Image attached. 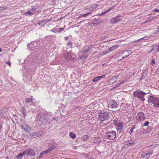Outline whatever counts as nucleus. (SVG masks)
Wrapping results in <instances>:
<instances>
[{
	"label": "nucleus",
	"mask_w": 159,
	"mask_h": 159,
	"mask_svg": "<svg viewBox=\"0 0 159 159\" xmlns=\"http://www.w3.org/2000/svg\"><path fill=\"white\" fill-rule=\"evenodd\" d=\"M6 64L9 66H10L11 65V63L10 61H8L7 62Z\"/></svg>",
	"instance_id": "45"
},
{
	"label": "nucleus",
	"mask_w": 159,
	"mask_h": 159,
	"mask_svg": "<svg viewBox=\"0 0 159 159\" xmlns=\"http://www.w3.org/2000/svg\"><path fill=\"white\" fill-rule=\"evenodd\" d=\"M51 31L53 32L54 33H57L58 32V29L54 28Z\"/></svg>",
	"instance_id": "31"
},
{
	"label": "nucleus",
	"mask_w": 159,
	"mask_h": 159,
	"mask_svg": "<svg viewBox=\"0 0 159 159\" xmlns=\"http://www.w3.org/2000/svg\"><path fill=\"white\" fill-rule=\"evenodd\" d=\"M86 57H87L86 56L84 55V56H83L81 58H83V59H85L86 58Z\"/></svg>",
	"instance_id": "49"
},
{
	"label": "nucleus",
	"mask_w": 159,
	"mask_h": 159,
	"mask_svg": "<svg viewBox=\"0 0 159 159\" xmlns=\"http://www.w3.org/2000/svg\"><path fill=\"white\" fill-rule=\"evenodd\" d=\"M105 77V75H101V77H102V78H104Z\"/></svg>",
	"instance_id": "52"
},
{
	"label": "nucleus",
	"mask_w": 159,
	"mask_h": 159,
	"mask_svg": "<svg viewBox=\"0 0 159 159\" xmlns=\"http://www.w3.org/2000/svg\"><path fill=\"white\" fill-rule=\"evenodd\" d=\"M25 16L28 15L31 16L33 15V13L32 12L29 11L25 13Z\"/></svg>",
	"instance_id": "27"
},
{
	"label": "nucleus",
	"mask_w": 159,
	"mask_h": 159,
	"mask_svg": "<svg viewBox=\"0 0 159 159\" xmlns=\"http://www.w3.org/2000/svg\"><path fill=\"white\" fill-rule=\"evenodd\" d=\"M26 126H28L27 124L25 123H23L21 125V129H23L26 127Z\"/></svg>",
	"instance_id": "30"
},
{
	"label": "nucleus",
	"mask_w": 159,
	"mask_h": 159,
	"mask_svg": "<svg viewBox=\"0 0 159 159\" xmlns=\"http://www.w3.org/2000/svg\"><path fill=\"white\" fill-rule=\"evenodd\" d=\"M158 29H159V26L158 27Z\"/></svg>",
	"instance_id": "64"
},
{
	"label": "nucleus",
	"mask_w": 159,
	"mask_h": 159,
	"mask_svg": "<svg viewBox=\"0 0 159 159\" xmlns=\"http://www.w3.org/2000/svg\"><path fill=\"white\" fill-rule=\"evenodd\" d=\"M118 131H119V132L120 133H121V132L123 133V129H121V130H118Z\"/></svg>",
	"instance_id": "51"
},
{
	"label": "nucleus",
	"mask_w": 159,
	"mask_h": 159,
	"mask_svg": "<svg viewBox=\"0 0 159 159\" xmlns=\"http://www.w3.org/2000/svg\"><path fill=\"white\" fill-rule=\"evenodd\" d=\"M2 52V49L1 48H0V52Z\"/></svg>",
	"instance_id": "57"
},
{
	"label": "nucleus",
	"mask_w": 159,
	"mask_h": 159,
	"mask_svg": "<svg viewBox=\"0 0 159 159\" xmlns=\"http://www.w3.org/2000/svg\"><path fill=\"white\" fill-rule=\"evenodd\" d=\"M155 48H156V49L157 50V47H155Z\"/></svg>",
	"instance_id": "62"
},
{
	"label": "nucleus",
	"mask_w": 159,
	"mask_h": 159,
	"mask_svg": "<svg viewBox=\"0 0 159 159\" xmlns=\"http://www.w3.org/2000/svg\"><path fill=\"white\" fill-rule=\"evenodd\" d=\"M79 107H76V109H77V108H79Z\"/></svg>",
	"instance_id": "60"
},
{
	"label": "nucleus",
	"mask_w": 159,
	"mask_h": 159,
	"mask_svg": "<svg viewBox=\"0 0 159 159\" xmlns=\"http://www.w3.org/2000/svg\"><path fill=\"white\" fill-rule=\"evenodd\" d=\"M154 11L156 12H159V9H155L154 10Z\"/></svg>",
	"instance_id": "44"
},
{
	"label": "nucleus",
	"mask_w": 159,
	"mask_h": 159,
	"mask_svg": "<svg viewBox=\"0 0 159 159\" xmlns=\"http://www.w3.org/2000/svg\"><path fill=\"white\" fill-rule=\"evenodd\" d=\"M48 114L46 112L43 113L39 120V123L40 125L46 124L48 119Z\"/></svg>",
	"instance_id": "3"
},
{
	"label": "nucleus",
	"mask_w": 159,
	"mask_h": 159,
	"mask_svg": "<svg viewBox=\"0 0 159 159\" xmlns=\"http://www.w3.org/2000/svg\"><path fill=\"white\" fill-rule=\"evenodd\" d=\"M24 154H23V153H20L18 155L16 156V157L17 159H21Z\"/></svg>",
	"instance_id": "19"
},
{
	"label": "nucleus",
	"mask_w": 159,
	"mask_h": 159,
	"mask_svg": "<svg viewBox=\"0 0 159 159\" xmlns=\"http://www.w3.org/2000/svg\"><path fill=\"white\" fill-rule=\"evenodd\" d=\"M156 18V16H150L149 17H148L147 18V19L146 20L148 21H150L152 20H153Z\"/></svg>",
	"instance_id": "20"
},
{
	"label": "nucleus",
	"mask_w": 159,
	"mask_h": 159,
	"mask_svg": "<svg viewBox=\"0 0 159 159\" xmlns=\"http://www.w3.org/2000/svg\"><path fill=\"white\" fill-rule=\"evenodd\" d=\"M146 94L145 92L140 91H134V96L138 98L142 101H144V96Z\"/></svg>",
	"instance_id": "2"
},
{
	"label": "nucleus",
	"mask_w": 159,
	"mask_h": 159,
	"mask_svg": "<svg viewBox=\"0 0 159 159\" xmlns=\"http://www.w3.org/2000/svg\"><path fill=\"white\" fill-rule=\"evenodd\" d=\"M99 80V78L98 77H95L94 79L93 80V82H97V81Z\"/></svg>",
	"instance_id": "33"
},
{
	"label": "nucleus",
	"mask_w": 159,
	"mask_h": 159,
	"mask_svg": "<svg viewBox=\"0 0 159 159\" xmlns=\"http://www.w3.org/2000/svg\"><path fill=\"white\" fill-rule=\"evenodd\" d=\"M152 154V151H149L148 152H146L141 155L142 158H148L149 156H151Z\"/></svg>",
	"instance_id": "12"
},
{
	"label": "nucleus",
	"mask_w": 159,
	"mask_h": 159,
	"mask_svg": "<svg viewBox=\"0 0 159 159\" xmlns=\"http://www.w3.org/2000/svg\"><path fill=\"white\" fill-rule=\"evenodd\" d=\"M149 122L148 121H147L144 124V126H147L149 125Z\"/></svg>",
	"instance_id": "37"
},
{
	"label": "nucleus",
	"mask_w": 159,
	"mask_h": 159,
	"mask_svg": "<svg viewBox=\"0 0 159 159\" xmlns=\"http://www.w3.org/2000/svg\"><path fill=\"white\" fill-rule=\"evenodd\" d=\"M31 159H34V158H32Z\"/></svg>",
	"instance_id": "63"
},
{
	"label": "nucleus",
	"mask_w": 159,
	"mask_h": 159,
	"mask_svg": "<svg viewBox=\"0 0 159 159\" xmlns=\"http://www.w3.org/2000/svg\"><path fill=\"white\" fill-rule=\"evenodd\" d=\"M33 99L32 98H27L25 99V102L26 103H30L32 102Z\"/></svg>",
	"instance_id": "25"
},
{
	"label": "nucleus",
	"mask_w": 159,
	"mask_h": 159,
	"mask_svg": "<svg viewBox=\"0 0 159 159\" xmlns=\"http://www.w3.org/2000/svg\"><path fill=\"white\" fill-rule=\"evenodd\" d=\"M90 13H91L90 12H89L87 13L84 14L83 15H82L81 16H80V17L82 16V17H86V16H88L90 14Z\"/></svg>",
	"instance_id": "32"
},
{
	"label": "nucleus",
	"mask_w": 159,
	"mask_h": 159,
	"mask_svg": "<svg viewBox=\"0 0 159 159\" xmlns=\"http://www.w3.org/2000/svg\"><path fill=\"white\" fill-rule=\"evenodd\" d=\"M126 106L124 104H122L121 106V108L119 110H121L120 111H123L124 112H126L127 110L126 109Z\"/></svg>",
	"instance_id": "17"
},
{
	"label": "nucleus",
	"mask_w": 159,
	"mask_h": 159,
	"mask_svg": "<svg viewBox=\"0 0 159 159\" xmlns=\"http://www.w3.org/2000/svg\"><path fill=\"white\" fill-rule=\"evenodd\" d=\"M118 47V46L117 45H114L113 46L109 48L108 49V51L109 52H111L114 50L115 49L117 48Z\"/></svg>",
	"instance_id": "18"
},
{
	"label": "nucleus",
	"mask_w": 159,
	"mask_h": 159,
	"mask_svg": "<svg viewBox=\"0 0 159 159\" xmlns=\"http://www.w3.org/2000/svg\"><path fill=\"white\" fill-rule=\"evenodd\" d=\"M25 132L29 133L30 132L31 129L30 127L29 126H26V127L23 129Z\"/></svg>",
	"instance_id": "21"
},
{
	"label": "nucleus",
	"mask_w": 159,
	"mask_h": 159,
	"mask_svg": "<svg viewBox=\"0 0 159 159\" xmlns=\"http://www.w3.org/2000/svg\"><path fill=\"white\" fill-rule=\"evenodd\" d=\"M151 64L152 66H153L156 64L155 62V60L154 59H153L151 61Z\"/></svg>",
	"instance_id": "34"
},
{
	"label": "nucleus",
	"mask_w": 159,
	"mask_h": 159,
	"mask_svg": "<svg viewBox=\"0 0 159 159\" xmlns=\"http://www.w3.org/2000/svg\"><path fill=\"white\" fill-rule=\"evenodd\" d=\"M98 6V4H95L92 5L91 7L86 9V10L88 11H93L94 9H96Z\"/></svg>",
	"instance_id": "15"
},
{
	"label": "nucleus",
	"mask_w": 159,
	"mask_h": 159,
	"mask_svg": "<svg viewBox=\"0 0 159 159\" xmlns=\"http://www.w3.org/2000/svg\"><path fill=\"white\" fill-rule=\"evenodd\" d=\"M98 78H99V79L100 80V79H102L101 76H98Z\"/></svg>",
	"instance_id": "53"
},
{
	"label": "nucleus",
	"mask_w": 159,
	"mask_h": 159,
	"mask_svg": "<svg viewBox=\"0 0 159 159\" xmlns=\"http://www.w3.org/2000/svg\"><path fill=\"white\" fill-rule=\"evenodd\" d=\"M109 106L112 108H115L117 107L118 104L115 101L111 100L109 102Z\"/></svg>",
	"instance_id": "13"
},
{
	"label": "nucleus",
	"mask_w": 159,
	"mask_h": 159,
	"mask_svg": "<svg viewBox=\"0 0 159 159\" xmlns=\"http://www.w3.org/2000/svg\"><path fill=\"white\" fill-rule=\"evenodd\" d=\"M119 18V17H114L112 18L110 21L111 23L112 24H115V23H117L120 20V19Z\"/></svg>",
	"instance_id": "14"
},
{
	"label": "nucleus",
	"mask_w": 159,
	"mask_h": 159,
	"mask_svg": "<svg viewBox=\"0 0 159 159\" xmlns=\"http://www.w3.org/2000/svg\"><path fill=\"white\" fill-rule=\"evenodd\" d=\"M148 102L153 104V106L154 107L159 108V98L151 96L148 100Z\"/></svg>",
	"instance_id": "5"
},
{
	"label": "nucleus",
	"mask_w": 159,
	"mask_h": 159,
	"mask_svg": "<svg viewBox=\"0 0 159 159\" xmlns=\"http://www.w3.org/2000/svg\"><path fill=\"white\" fill-rule=\"evenodd\" d=\"M41 23V22H38V24L39 25H40V23Z\"/></svg>",
	"instance_id": "58"
},
{
	"label": "nucleus",
	"mask_w": 159,
	"mask_h": 159,
	"mask_svg": "<svg viewBox=\"0 0 159 159\" xmlns=\"http://www.w3.org/2000/svg\"><path fill=\"white\" fill-rule=\"evenodd\" d=\"M55 147L54 146H52V147L49 148L48 150L50 153V152L52 150H53L55 149Z\"/></svg>",
	"instance_id": "29"
},
{
	"label": "nucleus",
	"mask_w": 159,
	"mask_h": 159,
	"mask_svg": "<svg viewBox=\"0 0 159 159\" xmlns=\"http://www.w3.org/2000/svg\"><path fill=\"white\" fill-rule=\"evenodd\" d=\"M113 78H114L115 79H116V80H117L118 78H119V75H116L115 76H112Z\"/></svg>",
	"instance_id": "43"
},
{
	"label": "nucleus",
	"mask_w": 159,
	"mask_h": 159,
	"mask_svg": "<svg viewBox=\"0 0 159 159\" xmlns=\"http://www.w3.org/2000/svg\"><path fill=\"white\" fill-rule=\"evenodd\" d=\"M36 8L35 7H32L31 11L33 12H34L36 11Z\"/></svg>",
	"instance_id": "39"
},
{
	"label": "nucleus",
	"mask_w": 159,
	"mask_h": 159,
	"mask_svg": "<svg viewBox=\"0 0 159 159\" xmlns=\"http://www.w3.org/2000/svg\"><path fill=\"white\" fill-rule=\"evenodd\" d=\"M69 135L70 136V137L73 139H75L76 138L75 135L73 134L72 132H70V133Z\"/></svg>",
	"instance_id": "26"
},
{
	"label": "nucleus",
	"mask_w": 159,
	"mask_h": 159,
	"mask_svg": "<svg viewBox=\"0 0 159 159\" xmlns=\"http://www.w3.org/2000/svg\"><path fill=\"white\" fill-rule=\"evenodd\" d=\"M133 130L130 129L129 131V133L130 134H131L133 132Z\"/></svg>",
	"instance_id": "48"
},
{
	"label": "nucleus",
	"mask_w": 159,
	"mask_h": 159,
	"mask_svg": "<svg viewBox=\"0 0 159 159\" xmlns=\"http://www.w3.org/2000/svg\"><path fill=\"white\" fill-rule=\"evenodd\" d=\"M40 156L37 157L36 158V159H39V158H40L42 157V156H41V154H40Z\"/></svg>",
	"instance_id": "46"
},
{
	"label": "nucleus",
	"mask_w": 159,
	"mask_h": 159,
	"mask_svg": "<svg viewBox=\"0 0 159 159\" xmlns=\"http://www.w3.org/2000/svg\"><path fill=\"white\" fill-rule=\"evenodd\" d=\"M143 38H142L141 39H139L137 41V42H138V41H140L141 39H143Z\"/></svg>",
	"instance_id": "54"
},
{
	"label": "nucleus",
	"mask_w": 159,
	"mask_h": 159,
	"mask_svg": "<svg viewBox=\"0 0 159 159\" xmlns=\"http://www.w3.org/2000/svg\"><path fill=\"white\" fill-rule=\"evenodd\" d=\"M43 134V132L41 131H39L36 132H34L30 134V135L32 137L37 138L41 137Z\"/></svg>",
	"instance_id": "9"
},
{
	"label": "nucleus",
	"mask_w": 159,
	"mask_h": 159,
	"mask_svg": "<svg viewBox=\"0 0 159 159\" xmlns=\"http://www.w3.org/2000/svg\"><path fill=\"white\" fill-rule=\"evenodd\" d=\"M21 112L23 116L25 117L26 116V111L24 107H23L21 110Z\"/></svg>",
	"instance_id": "24"
},
{
	"label": "nucleus",
	"mask_w": 159,
	"mask_h": 159,
	"mask_svg": "<svg viewBox=\"0 0 159 159\" xmlns=\"http://www.w3.org/2000/svg\"><path fill=\"white\" fill-rule=\"evenodd\" d=\"M116 137V133L113 130H110L107 132L106 137L107 139L112 140L114 139Z\"/></svg>",
	"instance_id": "6"
},
{
	"label": "nucleus",
	"mask_w": 159,
	"mask_h": 159,
	"mask_svg": "<svg viewBox=\"0 0 159 159\" xmlns=\"http://www.w3.org/2000/svg\"><path fill=\"white\" fill-rule=\"evenodd\" d=\"M111 116L110 113L107 111H102L99 113L98 119L101 122L107 121L109 120Z\"/></svg>",
	"instance_id": "1"
},
{
	"label": "nucleus",
	"mask_w": 159,
	"mask_h": 159,
	"mask_svg": "<svg viewBox=\"0 0 159 159\" xmlns=\"http://www.w3.org/2000/svg\"><path fill=\"white\" fill-rule=\"evenodd\" d=\"M158 72H159L158 74H159V69H158L157 70Z\"/></svg>",
	"instance_id": "61"
},
{
	"label": "nucleus",
	"mask_w": 159,
	"mask_h": 159,
	"mask_svg": "<svg viewBox=\"0 0 159 159\" xmlns=\"http://www.w3.org/2000/svg\"><path fill=\"white\" fill-rule=\"evenodd\" d=\"M49 152H48V150H47L46 151H43V152H41L40 153V154H41V156H42L44 154H48V153H49Z\"/></svg>",
	"instance_id": "28"
},
{
	"label": "nucleus",
	"mask_w": 159,
	"mask_h": 159,
	"mask_svg": "<svg viewBox=\"0 0 159 159\" xmlns=\"http://www.w3.org/2000/svg\"><path fill=\"white\" fill-rule=\"evenodd\" d=\"M112 8H109V9H108L107 11H105V12L104 13H106L107 12H109V11H111V10H112ZM103 14H104V13H101V14H100L99 16H100L101 15H102Z\"/></svg>",
	"instance_id": "35"
},
{
	"label": "nucleus",
	"mask_w": 159,
	"mask_h": 159,
	"mask_svg": "<svg viewBox=\"0 0 159 159\" xmlns=\"http://www.w3.org/2000/svg\"><path fill=\"white\" fill-rule=\"evenodd\" d=\"M155 47H156L155 45L154 46L153 48L149 52H153L155 50H156V48H155Z\"/></svg>",
	"instance_id": "36"
},
{
	"label": "nucleus",
	"mask_w": 159,
	"mask_h": 159,
	"mask_svg": "<svg viewBox=\"0 0 159 159\" xmlns=\"http://www.w3.org/2000/svg\"><path fill=\"white\" fill-rule=\"evenodd\" d=\"M92 20L93 22L91 23V25H97L102 23L101 19L94 18Z\"/></svg>",
	"instance_id": "10"
},
{
	"label": "nucleus",
	"mask_w": 159,
	"mask_h": 159,
	"mask_svg": "<svg viewBox=\"0 0 159 159\" xmlns=\"http://www.w3.org/2000/svg\"><path fill=\"white\" fill-rule=\"evenodd\" d=\"M136 118L137 120L138 121H143L146 119L144 114L141 112L138 113Z\"/></svg>",
	"instance_id": "8"
},
{
	"label": "nucleus",
	"mask_w": 159,
	"mask_h": 159,
	"mask_svg": "<svg viewBox=\"0 0 159 159\" xmlns=\"http://www.w3.org/2000/svg\"><path fill=\"white\" fill-rule=\"evenodd\" d=\"M2 8H3V7H0V11L2 9Z\"/></svg>",
	"instance_id": "59"
},
{
	"label": "nucleus",
	"mask_w": 159,
	"mask_h": 159,
	"mask_svg": "<svg viewBox=\"0 0 159 159\" xmlns=\"http://www.w3.org/2000/svg\"><path fill=\"white\" fill-rule=\"evenodd\" d=\"M123 125L122 124H119L118 125V130L123 129Z\"/></svg>",
	"instance_id": "22"
},
{
	"label": "nucleus",
	"mask_w": 159,
	"mask_h": 159,
	"mask_svg": "<svg viewBox=\"0 0 159 159\" xmlns=\"http://www.w3.org/2000/svg\"><path fill=\"white\" fill-rule=\"evenodd\" d=\"M65 39H66V40L67 39H68V37H65Z\"/></svg>",
	"instance_id": "56"
},
{
	"label": "nucleus",
	"mask_w": 159,
	"mask_h": 159,
	"mask_svg": "<svg viewBox=\"0 0 159 159\" xmlns=\"http://www.w3.org/2000/svg\"><path fill=\"white\" fill-rule=\"evenodd\" d=\"M64 30V28H59L58 29V32H59V33L61 32L62 30Z\"/></svg>",
	"instance_id": "38"
},
{
	"label": "nucleus",
	"mask_w": 159,
	"mask_h": 159,
	"mask_svg": "<svg viewBox=\"0 0 159 159\" xmlns=\"http://www.w3.org/2000/svg\"><path fill=\"white\" fill-rule=\"evenodd\" d=\"M117 122V120H114V123L115 125L116 124V123Z\"/></svg>",
	"instance_id": "50"
},
{
	"label": "nucleus",
	"mask_w": 159,
	"mask_h": 159,
	"mask_svg": "<svg viewBox=\"0 0 159 159\" xmlns=\"http://www.w3.org/2000/svg\"><path fill=\"white\" fill-rule=\"evenodd\" d=\"M32 43H30L29 44V46H31V45H32Z\"/></svg>",
	"instance_id": "55"
},
{
	"label": "nucleus",
	"mask_w": 159,
	"mask_h": 159,
	"mask_svg": "<svg viewBox=\"0 0 159 159\" xmlns=\"http://www.w3.org/2000/svg\"><path fill=\"white\" fill-rule=\"evenodd\" d=\"M92 48L91 47H85L83 48L82 49V52H83L86 53L88 51L90 50H91V48Z\"/></svg>",
	"instance_id": "16"
},
{
	"label": "nucleus",
	"mask_w": 159,
	"mask_h": 159,
	"mask_svg": "<svg viewBox=\"0 0 159 159\" xmlns=\"http://www.w3.org/2000/svg\"><path fill=\"white\" fill-rule=\"evenodd\" d=\"M116 81V79H115L114 78H113V77H112L111 79H110L109 81L112 84L115 82Z\"/></svg>",
	"instance_id": "23"
},
{
	"label": "nucleus",
	"mask_w": 159,
	"mask_h": 159,
	"mask_svg": "<svg viewBox=\"0 0 159 159\" xmlns=\"http://www.w3.org/2000/svg\"><path fill=\"white\" fill-rule=\"evenodd\" d=\"M72 43L71 42H68L67 45L69 47H70L72 45Z\"/></svg>",
	"instance_id": "40"
},
{
	"label": "nucleus",
	"mask_w": 159,
	"mask_h": 159,
	"mask_svg": "<svg viewBox=\"0 0 159 159\" xmlns=\"http://www.w3.org/2000/svg\"><path fill=\"white\" fill-rule=\"evenodd\" d=\"M136 141L134 139H130L125 142V144L128 146H132L135 144Z\"/></svg>",
	"instance_id": "11"
},
{
	"label": "nucleus",
	"mask_w": 159,
	"mask_h": 159,
	"mask_svg": "<svg viewBox=\"0 0 159 159\" xmlns=\"http://www.w3.org/2000/svg\"><path fill=\"white\" fill-rule=\"evenodd\" d=\"M23 154L32 157L35 155V152L33 149L29 148L23 151Z\"/></svg>",
	"instance_id": "7"
},
{
	"label": "nucleus",
	"mask_w": 159,
	"mask_h": 159,
	"mask_svg": "<svg viewBox=\"0 0 159 159\" xmlns=\"http://www.w3.org/2000/svg\"><path fill=\"white\" fill-rule=\"evenodd\" d=\"M83 139H86L87 138H88V136L87 135H84L83 137Z\"/></svg>",
	"instance_id": "42"
},
{
	"label": "nucleus",
	"mask_w": 159,
	"mask_h": 159,
	"mask_svg": "<svg viewBox=\"0 0 159 159\" xmlns=\"http://www.w3.org/2000/svg\"><path fill=\"white\" fill-rule=\"evenodd\" d=\"M64 57L65 59L72 61H75L76 57V56L72 52L64 53Z\"/></svg>",
	"instance_id": "4"
},
{
	"label": "nucleus",
	"mask_w": 159,
	"mask_h": 159,
	"mask_svg": "<svg viewBox=\"0 0 159 159\" xmlns=\"http://www.w3.org/2000/svg\"><path fill=\"white\" fill-rule=\"evenodd\" d=\"M108 52H109V51H108V50H107V51H103V53L105 55V54H107V53H108Z\"/></svg>",
	"instance_id": "41"
},
{
	"label": "nucleus",
	"mask_w": 159,
	"mask_h": 159,
	"mask_svg": "<svg viewBox=\"0 0 159 159\" xmlns=\"http://www.w3.org/2000/svg\"><path fill=\"white\" fill-rule=\"evenodd\" d=\"M135 125H134L133 126H132L131 128V129H132L133 130L134 129H135Z\"/></svg>",
	"instance_id": "47"
}]
</instances>
